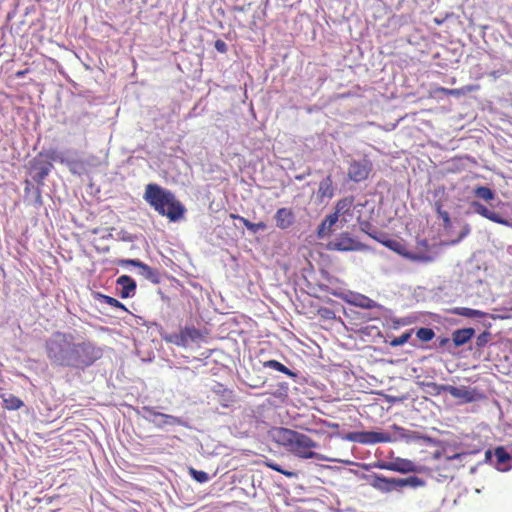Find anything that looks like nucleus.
Listing matches in <instances>:
<instances>
[{
  "label": "nucleus",
  "instance_id": "f257e3e1",
  "mask_svg": "<svg viewBox=\"0 0 512 512\" xmlns=\"http://www.w3.org/2000/svg\"><path fill=\"white\" fill-rule=\"evenodd\" d=\"M276 441L286 451L302 459H317L320 461H336L315 452L318 444L303 432L280 427L276 431Z\"/></svg>",
  "mask_w": 512,
  "mask_h": 512
},
{
  "label": "nucleus",
  "instance_id": "f03ea898",
  "mask_svg": "<svg viewBox=\"0 0 512 512\" xmlns=\"http://www.w3.org/2000/svg\"><path fill=\"white\" fill-rule=\"evenodd\" d=\"M144 199L160 215L165 216L171 222H176L183 218L185 208L174 193L162 188L156 183H150L146 186Z\"/></svg>",
  "mask_w": 512,
  "mask_h": 512
},
{
  "label": "nucleus",
  "instance_id": "7ed1b4c3",
  "mask_svg": "<svg viewBox=\"0 0 512 512\" xmlns=\"http://www.w3.org/2000/svg\"><path fill=\"white\" fill-rule=\"evenodd\" d=\"M73 340V334L63 331H55L45 340L46 356L53 365L68 366Z\"/></svg>",
  "mask_w": 512,
  "mask_h": 512
},
{
  "label": "nucleus",
  "instance_id": "20e7f679",
  "mask_svg": "<svg viewBox=\"0 0 512 512\" xmlns=\"http://www.w3.org/2000/svg\"><path fill=\"white\" fill-rule=\"evenodd\" d=\"M103 356V350L95 342L89 339L75 342L72 340V349H70V358L68 366L70 368L85 369L92 366Z\"/></svg>",
  "mask_w": 512,
  "mask_h": 512
},
{
  "label": "nucleus",
  "instance_id": "39448f33",
  "mask_svg": "<svg viewBox=\"0 0 512 512\" xmlns=\"http://www.w3.org/2000/svg\"><path fill=\"white\" fill-rule=\"evenodd\" d=\"M369 484L372 488L382 493H391L393 491L402 490L405 487L417 488L423 486L424 482L418 476L394 478L387 477L378 473H373L369 475Z\"/></svg>",
  "mask_w": 512,
  "mask_h": 512
},
{
  "label": "nucleus",
  "instance_id": "423d86ee",
  "mask_svg": "<svg viewBox=\"0 0 512 512\" xmlns=\"http://www.w3.org/2000/svg\"><path fill=\"white\" fill-rule=\"evenodd\" d=\"M57 153L55 150L40 152L33 158L31 169L35 172V180H44L53 168L52 162L56 161Z\"/></svg>",
  "mask_w": 512,
  "mask_h": 512
},
{
  "label": "nucleus",
  "instance_id": "0eeeda50",
  "mask_svg": "<svg viewBox=\"0 0 512 512\" xmlns=\"http://www.w3.org/2000/svg\"><path fill=\"white\" fill-rule=\"evenodd\" d=\"M203 335L201 331L194 326H185L178 333H171L164 336L166 343H172L177 347H187L189 343H194L202 339Z\"/></svg>",
  "mask_w": 512,
  "mask_h": 512
},
{
  "label": "nucleus",
  "instance_id": "6e6552de",
  "mask_svg": "<svg viewBox=\"0 0 512 512\" xmlns=\"http://www.w3.org/2000/svg\"><path fill=\"white\" fill-rule=\"evenodd\" d=\"M327 248L330 251H362L366 245L349 232H342L328 243Z\"/></svg>",
  "mask_w": 512,
  "mask_h": 512
},
{
  "label": "nucleus",
  "instance_id": "1a4fd4ad",
  "mask_svg": "<svg viewBox=\"0 0 512 512\" xmlns=\"http://www.w3.org/2000/svg\"><path fill=\"white\" fill-rule=\"evenodd\" d=\"M348 440L362 445H373L378 443H391V434L378 431H358L348 434Z\"/></svg>",
  "mask_w": 512,
  "mask_h": 512
},
{
  "label": "nucleus",
  "instance_id": "9d476101",
  "mask_svg": "<svg viewBox=\"0 0 512 512\" xmlns=\"http://www.w3.org/2000/svg\"><path fill=\"white\" fill-rule=\"evenodd\" d=\"M430 386H433V388L437 391L439 394L440 391H446L449 393L453 398L460 399L466 403H471L476 400V393L475 390H469L466 386H453V385H439L437 383H430Z\"/></svg>",
  "mask_w": 512,
  "mask_h": 512
},
{
  "label": "nucleus",
  "instance_id": "9b49d317",
  "mask_svg": "<svg viewBox=\"0 0 512 512\" xmlns=\"http://www.w3.org/2000/svg\"><path fill=\"white\" fill-rule=\"evenodd\" d=\"M116 264L124 266H133L140 269V274L151 282L158 284L160 282V273L157 269L137 260V259H120Z\"/></svg>",
  "mask_w": 512,
  "mask_h": 512
},
{
  "label": "nucleus",
  "instance_id": "f8f14e48",
  "mask_svg": "<svg viewBox=\"0 0 512 512\" xmlns=\"http://www.w3.org/2000/svg\"><path fill=\"white\" fill-rule=\"evenodd\" d=\"M372 171V164L368 160L352 161L348 166V178L354 182L368 179Z\"/></svg>",
  "mask_w": 512,
  "mask_h": 512
},
{
  "label": "nucleus",
  "instance_id": "ddd939ff",
  "mask_svg": "<svg viewBox=\"0 0 512 512\" xmlns=\"http://www.w3.org/2000/svg\"><path fill=\"white\" fill-rule=\"evenodd\" d=\"M212 391L218 397V402L223 408H229L236 402L234 392L229 390V388H225L221 383H216Z\"/></svg>",
  "mask_w": 512,
  "mask_h": 512
},
{
  "label": "nucleus",
  "instance_id": "4468645a",
  "mask_svg": "<svg viewBox=\"0 0 512 512\" xmlns=\"http://www.w3.org/2000/svg\"><path fill=\"white\" fill-rule=\"evenodd\" d=\"M472 208L474 209V212L478 215L484 217L485 219L492 221L497 224H503L506 225L508 222L506 219H504L499 213H496L492 210H489L485 204H480V202H473L471 204Z\"/></svg>",
  "mask_w": 512,
  "mask_h": 512
},
{
  "label": "nucleus",
  "instance_id": "2eb2a0df",
  "mask_svg": "<svg viewBox=\"0 0 512 512\" xmlns=\"http://www.w3.org/2000/svg\"><path fill=\"white\" fill-rule=\"evenodd\" d=\"M276 226L282 230L290 228L295 222V214L289 208H280L275 213Z\"/></svg>",
  "mask_w": 512,
  "mask_h": 512
},
{
  "label": "nucleus",
  "instance_id": "dca6fc26",
  "mask_svg": "<svg viewBox=\"0 0 512 512\" xmlns=\"http://www.w3.org/2000/svg\"><path fill=\"white\" fill-rule=\"evenodd\" d=\"M116 284L120 287V298L127 299L132 297L136 290V282L128 275H121L116 279Z\"/></svg>",
  "mask_w": 512,
  "mask_h": 512
},
{
  "label": "nucleus",
  "instance_id": "f3484780",
  "mask_svg": "<svg viewBox=\"0 0 512 512\" xmlns=\"http://www.w3.org/2000/svg\"><path fill=\"white\" fill-rule=\"evenodd\" d=\"M335 194V188L333 185V179L331 175H328L326 178L320 181L316 196L320 201L324 199L332 198Z\"/></svg>",
  "mask_w": 512,
  "mask_h": 512
},
{
  "label": "nucleus",
  "instance_id": "a211bd4d",
  "mask_svg": "<svg viewBox=\"0 0 512 512\" xmlns=\"http://www.w3.org/2000/svg\"><path fill=\"white\" fill-rule=\"evenodd\" d=\"M143 410L150 416V417H160L162 421L158 423L159 427H162V425H180L182 424V420L179 417L168 415L165 413L157 412L153 407L145 406L143 407Z\"/></svg>",
  "mask_w": 512,
  "mask_h": 512
},
{
  "label": "nucleus",
  "instance_id": "6ab92c4d",
  "mask_svg": "<svg viewBox=\"0 0 512 512\" xmlns=\"http://www.w3.org/2000/svg\"><path fill=\"white\" fill-rule=\"evenodd\" d=\"M494 455L499 470H507L512 466V455L504 447H497Z\"/></svg>",
  "mask_w": 512,
  "mask_h": 512
},
{
  "label": "nucleus",
  "instance_id": "aec40b11",
  "mask_svg": "<svg viewBox=\"0 0 512 512\" xmlns=\"http://www.w3.org/2000/svg\"><path fill=\"white\" fill-rule=\"evenodd\" d=\"M474 335L475 330L473 328L457 329L452 333V342L455 347H461V345L470 341Z\"/></svg>",
  "mask_w": 512,
  "mask_h": 512
},
{
  "label": "nucleus",
  "instance_id": "412c9836",
  "mask_svg": "<svg viewBox=\"0 0 512 512\" xmlns=\"http://www.w3.org/2000/svg\"><path fill=\"white\" fill-rule=\"evenodd\" d=\"M353 205V198L352 197H344L340 200H338V203L335 207V212L332 213V216H336L337 220L339 221L340 217H343V221H347L345 218L346 214H349L351 211Z\"/></svg>",
  "mask_w": 512,
  "mask_h": 512
},
{
  "label": "nucleus",
  "instance_id": "4be33fe9",
  "mask_svg": "<svg viewBox=\"0 0 512 512\" xmlns=\"http://www.w3.org/2000/svg\"><path fill=\"white\" fill-rule=\"evenodd\" d=\"M388 470L400 473H408L413 472L415 470V465L410 460L396 458L390 461V466H388Z\"/></svg>",
  "mask_w": 512,
  "mask_h": 512
},
{
  "label": "nucleus",
  "instance_id": "5701e85b",
  "mask_svg": "<svg viewBox=\"0 0 512 512\" xmlns=\"http://www.w3.org/2000/svg\"><path fill=\"white\" fill-rule=\"evenodd\" d=\"M338 222L336 216L328 215L319 225L317 230V236L319 238H324L330 235L333 231V227Z\"/></svg>",
  "mask_w": 512,
  "mask_h": 512
},
{
  "label": "nucleus",
  "instance_id": "b1692460",
  "mask_svg": "<svg viewBox=\"0 0 512 512\" xmlns=\"http://www.w3.org/2000/svg\"><path fill=\"white\" fill-rule=\"evenodd\" d=\"M454 315H459L467 318H483L485 313L480 310H475L466 307H456L451 310Z\"/></svg>",
  "mask_w": 512,
  "mask_h": 512
},
{
  "label": "nucleus",
  "instance_id": "393cba45",
  "mask_svg": "<svg viewBox=\"0 0 512 512\" xmlns=\"http://www.w3.org/2000/svg\"><path fill=\"white\" fill-rule=\"evenodd\" d=\"M392 429L398 439L412 441L416 439L415 432L401 427L397 424H392Z\"/></svg>",
  "mask_w": 512,
  "mask_h": 512
},
{
  "label": "nucleus",
  "instance_id": "a878e982",
  "mask_svg": "<svg viewBox=\"0 0 512 512\" xmlns=\"http://www.w3.org/2000/svg\"><path fill=\"white\" fill-rule=\"evenodd\" d=\"M0 397L3 399L4 407L8 410H18L24 405L23 401L14 395L8 397L0 395Z\"/></svg>",
  "mask_w": 512,
  "mask_h": 512
},
{
  "label": "nucleus",
  "instance_id": "bb28decb",
  "mask_svg": "<svg viewBox=\"0 0 512 512\" xmlns=\"http://www.w3.org/2000/svg\"><path fill=\"white\" fill-rule=\"evenodd\" d=\"M263 366L267 367V368L274 369V370L279 371V372H282V373H284L286 375H289V376H294L295 375V373H293L287 366H285L284 364L280 363L277 360L265 361L263 363Z\"/></svg>",
  "mask_w": 512,
  "mask_h": 512
},
{
  "label": "nucleus",
  "instance_id": "cd10ccee",
  "mask_svg": "<svg viewBox=\"0 0 512 512\" xmlns=\"http://www.w3.org/2000/svg\"><path fill=\"white\" fill-rule=\"evenodd\" d=\"M474 195L484 201H490L495 197L494 191L487 186H477Z\"/></svg>",
  "mask_w": 512,
  "mask_h": 512
},
{
  "label": "nucleus",
  "instance_id": "c85d7f7f",
  "mask_svg": "<svg viewBox=\"0 0 512 512\" xmlns=\"http://www.w3.org/2000/svg\"><path fill=\"white\" fill-rule=\"evenodd\" d=\"M384 244L388 247V249H392L395 253L399 255H407L405 245L402 244L400 241L390 239L385 241Z\"/></svg>",
  "mask_w": 512,
  "mask_h": 512
},
{
  "label": "nucleus",
  "instance_id": "c756f323",
  "mask_svg": "<svg viewBox=\"0 0 512 512\" xmlns=\"http://www.w3.org/2000/svg\"><path fill=\"white\" fill-rule=\"evenodd\" d=\"M239 221H241L244 224V226L252 233H257L260 230H265L267 227L264 222L253 223L244 217H240Z\"/></svg>",
  "mask_w": 512,
  "mask_h": 512
},
{
  "label": "nucleus",
  "instance_id": "7c9ffc66",
  "mask_svg": "<svg viewBox=\"0 0 512 512\" xmlns=\"http://www.w3.org/2000/svg\"><path fill=\"white\" fill-rule=\"evenodd\" d=\"M417 337L427 343L435 337V331L432 328L421 327L416 332Z\"/></svg>",
  "mask_w": 512,
  "mask_h": 512
},
{
  "label": "nucleus",
  "instance_id": "2f4dec72",
  "mask_svg": "<svg viewBox=\"0 0 512 512\" xmlns=\"http://www.w3.org/2000/svg\"><path fill=\"white\" fill-rule=\"evenodd\" d=\"M264 465L272 470H275L277 472H280V473L286 475L287 477H295L297 475L296 472L285 470L278 463H276L272 460L264 461Z\"/></svg>",
  "mask_w": 512,
  "mask_h": 512
},
{
  "label": "nucleus",
  "instance_id": "473e14b6",
  "mask_svg": "<svg viewBox=\"0 0 512 512\" xmlns=\"http://www.w3.org/2000/svg\"><path fill=\"white\" fill-rule=\"evenodd\" d=\"M264 465L272 470H275L277 472H280V473L286 475L287 477H295L297 475L296 472L285 470L278 463H276L272 460L264 461Z\"/></svg>",
  "mask_w": 512,
  "mask_h": 512
},
{
  "label": "nucleus",
  "instance_id": "72a5a7b5",
  "mask_svg": "<svg viewBox=\"0 0 512 512\" xmlns=\"http://www.w3.org/2000/svg\"><path fill=\"white\" fill-rule=\"evenodd\" d=\"M412 330L406 331L402 333L400 336L394 337L390 341V345L392 347H399V345H404L408 342L409 338L411 337Z\"/></svg>",
  "mask_w": 512,
  "mask_h": 512
},
{
  "label": "nucleus",
  "instance_id": "f704fd0d",
  "mask_svg": "<svg viewBox=\"0 0 512 512\" xmlns=\"http://www.w3.org/2000/svg\"><path fill=\"white\" fill-rule=\"evenodd\" d=\"M436 213L442 219L445 227L450 225V223H451L450 216H449L448 212L442 210V206H441L440 202H436Z\"/></svg>",
  "mask_w": 512,
  "mask_h": 512
},
{
  "label": "nucleus",
  "instance_id": "c9c22d12",
  "mask_svg": "<svg viewBox=\"0 0 512 512\" xmlns=\"http://www.w3.org/2000/svg\"><path fill=\"white\" fill-rule=\"evenodd\" d=\"M191 474L193 478L197 480L199 483H206V481L209 480V475L206 473V471L196 470L192 468Z\"/></svg>",
  "mask_w": 512,
  "mask_h": 512
},
{
  "label": "nucleus",
  "instance_id": "e433bc0d",
  "mask_svg": "<svg viewBox=\"0 0 512 512\" xmlns=\"http://www.w3.org/2000/svg\"><path fill=\"white\" fill-rule=\"evenodd\" d=\"M104 303H106L107 305L113 307V308H118V309H121V310H126V308L124 307V305L122 303H120L119 300L113 298V296H101Z\"/></svg>",
  "mask_w": 512,
  "mask_h": 512
},
{
  "label": "nucleus",
  "instance_id": "4c0bfd02",
  "mask_svg": "<svg viewBox=\"0 0 512 512\" xmlns=\"http://www.w3.org/2000/svg\"><path fill=\"white\" fill-rule=\"evenodd\" d=\"M473 89L474 88L472 86H465V87L457 88V89H449V91H447V95L460 96V95H464L467 92L473 91Z\"/></svg>",
  "mask_w": 512,
  "mask_h": 512
},
{
  "label": "nucleus",
  "instance_id": "58836bf2",
  "mask_svg": "<svg viewBox=\"0 0 512 512\" xmlns=\"http://www.w3.org/2000/svg\"><path fill=\"white\" fill-rule=\"evenodd\" d=\"M359 307L365 308V309H372L376 306L375 302L369 298H365V296L362 298V301L358 304Z\"/></svg>",
  "mask_w": 512,
  "mask_h": 512
},
{
  "label": "nucleus",
  "instance_id": "ea45409f",
  "mask_svg": "<svg viewBox=\"0 0 512 512\" xmlns=\"http://www.w3.org/2000/svg\"><path fill=\"white\" fill-rule=\"evenodd\" d=\"M214 48L220 53L227 52V44L221 39H217L214 42Z\"/></svg>",
  "mask_w": 512,
  "mask_h": 512
},
{
  "label": "nucleus",
  "instance_id": "a19ab883",
  "mask_svg": "<svg viewBox=\"0 0 512 512\" xmlns=\"http://www.w3.org/2000/svg\"><path fill=\"white\" fill-rule=\"evenodd\" d=\"M373 467L375 468H379V469H384V470H389V461H377L375 463H373Z\"/></svg>",
  "mask_w": 512,
  "mask_h": 512
},
{
  "label": "nucleus",
  "instance_id": "79ce46f5",
  "mask_svg": "<svg viewBox=\"0 0 512 512\" xmlns=\"http://www.w3.org/2000/svg\"><path fill=\"white\" fill-rule=\"evenodd\" d=\"M486 336H487V334H485V333L479 336V338H478V345H483L485 343Z\"/></svg>",
  "mask_w": 512,
  "mask_h": 512
},
{
  "label": "nucleus",
  "instance_id": "37998d69",
  "mask_svg": "<svg viewBox=\"0 0 512 512\" xmlns=\"http://www.w3.org/2000/svg\"><path fill=\"white\" fill-rule=\"evenodd\" d=\"M446 343H449V338L444 337L439 340V345L442 347V345H445Z\"/></svg>",
  "mask_w": 512,
  "mask_h": 512
},
{
  "label": "nucleus",
  "instance_id": "c03bdc74",
  "mask_svg": "<svg viewBox=\"0 0 512 512\" xmlns=\"http://www.w3.org/2000/svg\"><path fill=\"white\" fill-rule=\"evenodd\" d=\"M26 73H27V70L19 71V72L16 73V77L17 78H23Z\"/></svg>",
  "mask_w": 512,
  "mask_h": 512
},
{
  "label": "nucleus",
  "instance_id": "a18cd8bd",
  "mask_svg": "<svg viewBox=\"0 0 512 512\" xmlns=\"http://www.w3.org/2000/svg\"><path fill=\"white\" fill-rule=\"evenodd\" d=\"M436 91L444 93V94L447 95V91H449V89L448 88H444V87H438V88H436Z\"/></svg>",
  "mask_w": 512,
  "mask_h": 512
},
{
  "label": "nucleus",
  "instance_id": "49530a36",
  "mask_svg": "<svg viewBox=\"0 0 512 512\" xmlns=\"http://www.w3.org/2000/svg\"><path fill=\"white\" fill-rule=\"evenodd\" d=\"M240 217H241V216H239V215L231 214V218H233V219H238V220H239V218H240Z\"/></svg>",
  "mask_w": 512,
  "mask_h": 512
}]
</instances>
